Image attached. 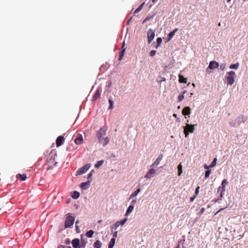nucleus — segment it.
I'll list each match as a JSON object with an SVG mask.
<instances>
[{
  "label": "nucleus",
  "instance_id": "bb28decb",
  "mask_svg": "<svg viewBox=\"0 0 248 248\" xmlns=\"http://www.w3.org/2000/svg\"><path fill=\"white\" fill-rule=\"evenodd\" d=\"M239 63L237 62L235 64H232L230 66V68L237 70L239 67Z\"/></svg>",
  "mask_w": 248,
  "mask_h": 248
},
{
  "label": "nucleus",
  "instance_id": "4468645a",
  "mask_svg": "<svg viewBox=\"0 0 248 248\" xmlns=\"http://www.w3.org/2000/svg\"><path fill=\"white\" fill-rule=\"evenodd\" d=\"M90 185V181H88L86 182H82L80 184V187L82 189H87L89 187Z\"/></svg>",
  "mask_w": 248,
  "mask_h": 248
},
{
  "label": "nucleus",
  "instance_id": "3c124183",
  "mask_svg": "<svg viewBox=\"0 0 248 248\" xmlns=\"http://www.w3.org/2000/svg\"><path fill=\"white\" fill-rule=\"evenodd\" d=\"M123 56H123L122 55L120 54V55H119V60H121L123 59Z\"/></svg>",
  "mask_w": 248,
  "mask_h": 248
},
{
  "label": "nucleus",
  "instance_id": "4c0bfd02",
  "mask_svg": "<svg viewBox=\"0 0 248 248\" xmlns=\"http://www.w3.org/2000/svg\"><path fill=\"white\" fill-rule=\"evenodd\" d=\"M226 67L225 63H222L220 65V68L221 70H224Z\"/></svg>",
  "mask_w": 248,
  "mask_h": 248
},
{
  "label": "nucleus",
  "instance_id": "f3484780",
  "mask_svg": "<svg viewBox=\"0 0 248 248\" xmlns=\"http://www.w3.org/2000/svg\"><path fill=\"white\" fill-rule=\"evenodd\" d=\"M100 94H101V90H100V89L98 88L95 91V93L93 96V100H96L98 98H99V97L100 96Z\"/></svg>",
  "mask_w": 248,
  "mask_h": 248
},
{
  "label": "nucleus",
  "instance_id": "09e8293b",
  "mask_svg": "<svg viewBox=\"0 0 248 248\" xmlns=\"http://www.w3.org/2000/svg\"><path fill=\"white\" fill-rule=\"evenodd\" d=\"M184 133L186 137V126H184Z\"/></svg>",
  "mask_w": 248,
  "mask_h": 248
},
{
  "label": "nucleus",
  "instance_id": "69168bd1",
  "mask_svg": "<svg viewBox=\"0 0 248 248\" xmlns=\"http://www.w3.org/2000/svg\"><path fill=\"white\" fill-rule=\"evenodd\" d=\"M178 108L180 109V106H178Z\"/></svg>",
  "mask_w": 248,
  "mask_h": 248
},
{
  "label": "nucleus",
  "instance_id": "20e7f679",
  "mask_svg": "<svg viewBox=\"0 0 248 248\" xmlns=\"http://www.w3.org/2000/svg\"><path fill=\"white\" fill-rule=\"evenodd\" d=\"M47 165L49 167V168H47V170L52 167L53 166H56L57 164V162L55 161V158L54 156H49V157L47 158Z\"/></svg>",
  "mask_w": 248,
  "mask_h": 248
},
{
  "label": "nucleus",
  "instance_id": "e433bc0d",
  "mask_svg": "<svg viewBox=\"0 0 248 248\" xmlns=\"http://www.w3.org/2000/svg\"><path fill=\"white\" fill-rule=\"evenodd\" d=\"M153 17V16H147L145 18V19L143 20V23H144V22H146V21H148L149 20H150L151 18H152Z\"/></svg>",
  "mask_w": 248,
  "mask_h": 248
},
{
  "label": "nucleus",
  "instance_id": "052dcab7",
  "mask_svg": "<svg viewBox=\"0 0 248 248\" xmlns=\"http://www.w3.org/2000/svg\"><path fill=\"white\" fill-rule=\"evenodd\" d=\"M78 223V221L77 220L76 222V225H77Z\"/></svg>",
  "mask_w": 248,
  "mask_h": 248
},
{
  "label": "nucleus",
  "instance_id": "f8f14e48",
  "mask_svg": "<svg viewBox=\"0 0 248 248\" xmlns=\"http://www.w3.org/2000/svg\"><path fill=\"white\" fill-rule=\"evenodd\" d=\"M194 124H189L187 123V136L189 133H193L194 131Z\"/></svg>",
  "mask_w": 248,
  "mask_h": 248
},
{
  "label": "nucleus",
  "instance_id": "37998d69",
  "mask_svg": "<svg viewBox=\"0 0 248 248\" xmlns=\"http://www.w3.org/2000/svg\"><path fill=\"white\" fill-rule=\"evenodd\" d=\"M190 113V108L188 107H187V115H189Z\"/></svg>",
  "mask_w": 248,
  "mask_h": 248
},
{
  "label": "nucleus",
  "instance_id": "a878e982",
  "mask_svg": "<svg viewBox=\"0 0 248 248\" xmlns=\"http://www.w3.org/2000/svg\"><path fill=\"white\" fill-rule=\"evenodd\" d=\"M144 4V2H143V3H142L141 5H140L138 8H137L135 11H134V14H137V13H138L139 12H140L141 9H142V7L143 6Z\"/></svg>",
  "mask_w": 248,
  "mask_h": 248
},
{
  "label": "nucleus",
  "instance_id": "6e6d98bb",
  "mask_svg": "<svg viewBox=\"0 0 248 248\" xmlns=\"http://www.w3.org/2000/svg\"><path fill=\"white\" fill-rule=\"evenodd\" d=\"M204 211V208H202L201 209V213H203V212Z\"/></svg>",
  "mask_w": 248,
  "mask_h": 248
},
{
  "label": "nucleus",
  "instance_id": "cd10ccee",
  "mask_svg": "<svg viewBox=\"0 0 248 248\" xmlns=\"http://www.w3.org/2000/svg\"><path fill=\"white\" fill-rule=\"evenodd\" d=\"M93 233L94 232L93 230H91L86 232V235L87 237L89 238H91L93 236Z\"/></svg>",
  "mask_w": 248,
  "mask_h": 248
},
{
  "label": "nucleus",
  "instance_id": "de8ad7c7",
  "mask_svg": "<svg viewBox=\"0 0 248 248\" xmlns=\"http://www.w3.org/2000/svg\"><path fill=\"white\" fill-rule=\"evenodd\" d=\"M209 168H210V167H209V166H208L207 164H205V165H204V168L205 169H207H207H208Z\"/></svg>",
  "mask_w": 248,
  "mask_h": 248
},
{
  "label": "nucleus",
  "instance_id": "39448f33",
  "mask_svg": "<svg viewBox=\"0 0 248 248\" xmlns=\"http://www.w3.org/2000/svg\"><path fill=\"white\" fill-rule=\"evenodd\" d=\"M72 245L74 248H84L85 244L80 245V241L78 238H75L72 241Z\"/></svg>",
  "mask_w": 248,
  "mask_h": 248
},
{
  "label": "nucleus",
  "instance_id": "423d86ee",
  "mask_svg": "<svg viewBox=\"0 0 248 248\" xmlns=\"http://www.w3.org/2000/svg\"><path fill=\"white\" fill-rule=\"evenodd\" d=\"M155 36V31L152 29H149L147 31L148 42L149 44H150L153 40Z\"/></svg>",
  "mask_w": 248,
  "mask_h": 248
},
{
  "label": "nucleus",
  "instance_id": "c03bdc74",
  "mask_svg": "<svg viewBox=\"0 0 248 248\" xmlns=\"http://www.w3.org/2000/svg\"><path fill=\"white\" fill-rule=\"evenodd\" d=\"M200 186H198L195 190L196 194H198L199 191Z\"/></svg>",
  "mask_w": 248,
  "mask_h": 248
},
{
  "label": "nucleus",
  "instance_id": "0e129e2a",
  "mask_svg": "<svg viewBox=\"0 0 248 248\" xmlns=\"http://www.w3.org/2000/svg\"><path fill=\"white\" fill-rule=\"evenodd\" d=\"M162 80H163V81H165V78H162Z\"/></svg>",
  "mask_w": 248,
  "mask_h": 248
},
{
  "label": "nucleus",
  "instance_id": "f704fd0d",
  "mask_svg": "<svg viewBox=\"0 0 248 248\" xmlns=\"http://www.w3.org/2000/svg\"><path fill=\"white\" fill-rule=\"evenodd\" d=\"M93 170H92L91 172H90L88 175V181H90V182L92 181V175H93Z\"/></svg>",
  "mask_w": 248,
  "mask_h": 248
},
{
  "label": "nucleus",
  "instance_id": "473e14b6",
  "mask_svg": "<svg viewBox=\"0 0 248 248\" xmlns=\"http://www.w3.org/2000/svg\"><path fill=\"white\" fill-rule=\"evenodd\" d=\"M217 159L216 158H215L212 162L211 163V164L209 165V167H210V168H213L215 167L217 164Z\"/></svg>",
  "mask_w": 248,
  "mask_h": 248
},
{
  "label": "nucleus",
  "instance_id": "4be33fe9",
  "mask_svg": "<svg viewBox=\"0 0 248 248\" xmlns=\"http://www.w3.org/2000/svg\"><path fill=\"white\" fill-rule=\"evenodd\" d=\"M102 244L99 240L96 241L93 244V247L95 248H101Z\"/></svg>",
  "mask_w": 248,
  "mask_h": 248
},
{
  "label": "nucleus",
  "instance_id": "6e6552de",
  "mask_svg": "<svg viewBox=\"0 0 248 248\" xmlns=\"http://www.w3.org/2000/svg\"><path fill=\"white\" fill-rule=\"evenodd\" d=\"M83 142V138L81 134L78 133L75 136V143L77 145L81 144Z\"/></svg>",
  "mask_w": 248,
  "mask_h": 248
},
{
  "label": "nucleus",
  "instance_id": "7c9ffc66",
  "mask_svg": "<svg viewBox=\"0 0 248 248\" xmlns=\"http://www.w3.org/2000/svg\"><path fill=\"white\" fill-rule=\"evenodd\" d=\"M162 40L161 37H158L157 38V39H156L157 44H156V48H157L158 47H159L160 46V45L162 43Z\"/></svg>",
  "mask_w": 248,
  "mask_h": 248
},
{
  "label": "nucleus",
  "instance_id": "680f3d73",
  "mask_svg": "<svg viewBox=\"0 0 248 248\" xmlns=\"http://www.w3.org/2000/svg\"><path fill=\"white\" fill-rule=\"evenodd\" d=\"M134 202H136V201L135 200L132 201V203H134Z\"/></svg>",
  "mask_w": 248,
  "mask_h": 248
},
{
  "label": "nucleus",
  "instance_id": "864d4df0",
  "mask_svg": "<svg viewBox=\"0 0 248 248\" xmlns=\"http://www.w3.org/2000/svg\"><path fill=\"white\" fill-rule=\"evenodd\" d=\"M132 18V17H131L129 18V19L127 21V24H128V25L129 24L130 22L131 21V20Z\"/></svg>",
  "mask_w": 248,
  "mask_h": 248
},
{
  "label": "nucleus",
  "instance_id": "2eb2a0df",
  "mask_svg": "<svg viewBox=\"0 0 248 248\" xmlns=\"http://www.w3.org/2000/svg\"><path fill=\"white\" fill-rule=\"evenodd\" d=\"M105 135L106 131L102 128H100V129L98 131L97 134V137L99 139L103 138Z\"/></svg>",
  "mask_w": 248,
  "mask_h": 248
},
{
  "label": "nucleus",
  "instance_id": "c756f323",
  "mask_svg": "<svg viewBox=\"0 0 248 248\" xmlns=\"http://www.w3.org/2000/svg\"><path fill=\"white\" fill-rule=\"evenodd\" d=\"M182 172V165L181 164H179V165L178 166V176H180Z\"/></svg>",
  "mask_w": 248,
  "mask_h": 248
},
{
  "label": "nucleus",
  "instance_id": "49530a36",
  "mask_svg": "<svg viewBox=\"0 0 248 248\" xmlns=\"http://www.w3.org/2000/svg\"><path fill=\"white\" fill-rule=\"evenodd\" d=\"M125 52V48H124L120 53V54L124 56Z\"/></svg>",
  "mask_w": 248,
  "mask_h": 248
},
{
  "label": "nucleus",
  "instance_id": "8fccbe9b",
  "mask_svg": "<svg viewBox=\"0 0 248 248\" xmlns=\"http://www.w3.org/2000/svg\"><path fill=\"white\" fill-rule=\"evenodd\" d=\"M221 191L220 194V197L221 198L223 197V192L224 191H222V190H220Z\"/></svg>",
  "mask_w": 248,
  "mask_h": 248
},
{
  "label": "nucleus",
  "instance_id": "4d7b16f0",
  "mask_svg": "<svg viewBox=\"0 0 248 248\" xmlns=\"http://www.w3.org/2000/svg\"><path fill=\"white\" fill-rule=\"evenodd\" d=\"M224 208H221L216 213V214H217V213H218V212H219L220 211L223 210Z\"/></svg>",
  "mask_w": 248,
  "mask_h": 248
},
{
  "label": "nucleus",
  "instance_id": "774afa93",
  "mask_svg": "<svg viewBox=\"0 0 248 248\" xmlns=\"http://www.w3.org/2000/svg\"><path fill=\"white\" fill-rule=\"evenodd\" d=\"M175 248H179L178 247H176Z\"/></svg>",
  "mask_w": 248,
  "mask_h": 248
},
{
  "label": "nucleus",
  "instance_id": "72a5a7b5",
  "mask_svg": "<svg viewBox=\"0 0 248 248\" xmlns=\"http://www.w3.org/2000/svg\"><path fill=\"white\" fill-rule=\"evenodd\" d=\"M211 173V170H207L205 172V178L207 179L209 177L210 174Z\"/></svg>",
  "mask_w": 248,
  "mask_h": 248
},
{
  "label": "nucleus",
  "instance_id": "ea45409f",
  "mask_svg": "<svg viewBox=\"0 0 248 248\" xmlns=\"http://www.w3.org/2000/svg\"><path fill=\"white\" fill-rule=\"evenodd\" d=\"M183 115H184L185 117L186 118V107H184L182 110Z\"/></svg>",
  "mask_w": 248,
  "mask_h": 248
},
{
  "label": "nucleus",
  "instance_id": "5fc2aeb1",
  "mask_svg": "<svg viewBox=\"0 0 248 248\" xmlns=\"http://www.w3.org/2000/svg\"><path fill=\"white\" fill-rule=\"evenodd\" d=\"M57 248H66V247L63 245H61L60 246L58 247Z\"/></svg>",
  "mask_w": 248,
  "mask_h": 248
},
{
  "label": "nucleus",
  "instance_id": "ddd939ff",
  "mask_svg": "<svg viewBox=\"0 0 248 248\" xmlns=\"http://www.w3.org/2000/svg\"><path fill=\"white\" fill-rule=\"evenodd\" d=\"M228 184L227 181L226 179H224L222 181L221 183V186H219L218 188L217 192H219L220 190H222V191H225L226 185Z\"/></svg>",
  "mask_w": 248,
  "mask_h": 248
},
{
  "label": "nucleus",
  "instance_id": "f257e3e1",
  "mask_svg": "<svg viewBox=\"0 0 248 248\" xmlns=\"http://www.w3.org/2000/svg\"><path fill=\"white\" fill-rule=\"evenodd\" d=\"M235 76V73L234 71H231L227 73L226 75V79L227 81L228 84L232 85L234 82V78Z\"/></svg>",
  "mask_w": 248,
  "mask_h": 248
},
{
  "label": "nucleus",
  "instance_id": "9b49d317",
  "mask_svg": "<svg viewBox=\"0 0 248 248\" xmlns=\"http://www.w3.org/2000/svg\"><path fill=\"white\" fill-rule=\"evenodd\" d=\"M64 140L63 136H60L56 139V146L59 147L61 146Z\"/></svg>",
  "mask_w": 248,
  "mask_h": 248
},
{
  "label": "nucleus",
  "instance_id": "2f4dec72",
  "mask_svg": "<svg viewBox=\"0 0 248 248\" xmlns=\"http://www.w3.org/2000/svg\"><path fill=\"white\" fill-rule=\"evenodd\" d=\"M79 197V193L76 191H74L73 195H72V198L75 199H77Z\"/></svg>",
  "mask_w": 248,
  "mask_h": 248
},
{
  "label": "nucleus",
  "instance_id": "338daca9",
  "mask_svg": "<svg viewBox=\"0 0 248 248\" xmlns=\"http://www.w3.org/2000/svg\"><path fill=\"white\" fill-rule=\"evenodd\" d=\"M66 248H71L70 247H66Z\"/></svg>",
  "mask_w": 248,
  "mask_h": 248
},
{
  "label": "nucleus",
  "instance_id": "e2e57ef3",
  "mask_svg": "<svg viewBox=\"0 0 248 248\" xmlns=\"http://www.w3.org/2000/svg\"><path fill=\"white\" fill-rule=\"evenodd\" d=\"M53 154V151H52V152L50 153L49 155H50L51 154Z\"/></svg>",
  "mask_w": 248,
  "mask_h": 248
},
{
  "label": "nucleus",
  "instance_id": "603ef678",
  "mask_svg": "<svg viewBox=\"0 0 248 248\" xmlns=\"http://www.w3.org/2000/svg\"><path fill=\"white\" fill-rule=\"evenodd\" d=\"M195 198V196L190 198V202H192L193 201V200H194Z\"/></svg>",
  "mask_w": 248,
  "mask_h": 248
},
{
  "label": "nucleus",
  "instance_id": "aec40b11",
  "mask_svg": "<svg viewBox=\"0 0 248 248\" xmlns=\"http://www.w3.org/2000/svg\"><path fill=\"white\" fill-rule=\"evenodd\" d=\"M16 178L21 181H25L27 179V176L25 174H21L19 173L16 175Z\"/></svg>",
  "mask_w": 248,
  "mask_h": 248
},
{
  "label": "nucleus",
  "instance_id": "0eeeda50",
  "mask_svg": "<svg viewBox=\"0 0 248 248\" xmlns=\"http://www.w3.org/2000/svg\"><path fill=\"white\" fill-rule=\"evenodd\" d=\"M127 219V218H125L124 219L117 221L114 225L111 226V228L112 230L113 229H117L120 225L123 226L125 223L126 222Z\"/></svg>",
  "mask_w": 248,
  "mask_h": 248
},
{
  "label": "nucleus",
  "instance_id": "dca6fc26",
  "mask_svg": "<svg viewBox=\"0 0 248 248\" xmlns=\"http://www.w3.org/2000/svg\"><path fill=\"white\" fill-rule=\"evenodd\" d=\"M99 140V141L103 145V146H105L109 142V139H108V137H106V138H102Z\"/></svg>",
  "mask_w": 248,
  "mask_h": 248
},
{
  "label": "nucleus",
  "instance_id": "7ed1b4c3",
  "mask_svg": "<svg viewBox=\"0 0 248 248\" xmlns=\"http://www.w3.org/2000/svg\"><path fill=\"white\" fill-rule=\"evenodd\" d=\"M91 167L90 164H87L79 168L77 171L76 175H81L85 173Z\"/></svg>",
  "mask_w": 248,
  "mask_h": 248
},
{
  "label": "nucleus",
  "instance_id": "c85d7f7f",
  "mask_svg": "<svg viewBox=\"0 0 248 248\" xmlns=\"http://www.w3.org/2000/svg\"><path fill=\"white\" fill-rule=\"evenodd\" d=\"M104 161L103 160L98 161L94 165L95 168H99L101 166L103 165Z\"/></svg>",
  "mask_w": 248,
  "mask_h": 248
},
{
  "label": "nucleus",
  "instance_id": "13d9d810",
  "mask_svg": "<svg viewBox=\"0 0 248 248\" xmlns=\"http://www.w3.org/2000/svg\"><path fill=\"white\" fill-rule=\"evenodd\" d=\"M157 0H152L153 3H155Z\"/></svg>",
  "mask_w": 248,
  "mask_h": 248
},
{
  "label": "nucleus",
  "instance_id": "6ab92c4d",
  "mask_svg": "<svg viewBox=\"0 0 248 248\" xmlns=\"http://www.w3.org/2000/svg\"><path fill=\"white\" fill-rule=\"evenodd\" d=\"M162 159V156H159L155 162L151 165V168H155L156 167L159 163V162Z\"/></svg>",
  "mask_w": 248,
  "mask_h": 248
},
{
  "label": "nucleus",
  "instance_id": "a19ab883",
  "mask_svg": "<svg viewBox=\"0 0 248 248\" xmlns=\"http://www.w3.org/2000/svg\"><path fill=\"white\" fill-rule=\"evenodd\" d=\"M156 54V51L155 50H152L150 52V55L152 57L155 56Z\"/></svg>",
  "mask_w": 248,
  "mask_h": 248
},
{
  "label": "nucleus",
  "instance_id": "b1692460",
  "mask_svg": "<svg viewBox=\"0 0 248 248\" xmlns=\"http://www.w3.org/2000/svg\"><path fill=\"white\" fill-rule=\"evenodd\" d=\"M134 209V206L132 205H130L128 207L126 212L125 214V216H127L130 213H131Z\"/></svg>",
  "mask_w": 248,
  "mask_h": 248
},
{
  "label": "nucleus",
  "instance_id": "412c9836",
  "mask_svg": "<svg viewBox=\"0 0 248 248\" xmlns=\"http://www.w3.org/2000/svg\"><path fill=\"white\" fill-rule=\"evenodd\" d=\"M115 238H112L110 239V241L109 243L108 248H113L115 245Z\"/></svg>",
  "mask_w": 248,
  "mask_h": 248
},
{
  "label": "nucleus",
  "instance_id": "79ce46f5",
  "mask_svg": "<svg viewBox=\"0 0 248 248\" xmlns=\"http://www.w3.org/2000/svg\"><path fill=\"white\" fill-rule=\"evenodd\" d=\"M76 230L78 233H79L80 232L79 226H78L77 225H76Z\"/></svg>",
  "mask_w": 248,
  "mask_h": 248
},
{
  "label": "nucleus",
  "instance_id": "a18cd8bd",
  "mask_svg": "<svg viewBox=\"0 0 248 248\" xmlns=\"http://www.w3.org/2000/svg\"><path fill=\"white\" fill-rule=\"evenodd\" d=\"M117 233H118L117 231H116L113 233V236L114 237L113 238H115V237H116L117 236Z\"/></svg>",
  "mask_w": 248,
  "mask_h": 248
},
{
  "label": "nucleus",
  "instance_id": "a211bd4d",
  "mask_svg": "<svg viewBox=\"0 0 248 248\" xmlns=\"http://www.w3.org/2000/svg\"><path fill=\"white\" fill-rule=\"evenodd\" d=\"M177 29H175L170 32L168 36L167 41H170L173 38L175 33L177 31Z\"/></svg>",
  "mask_w": 248,
  "mask_h": 248
},
{
  "label": "nucleus",
  "instance_id": "393cba45",
  "mask_svg": "<svg viewBox=\"0 0 248 248\" xmlns=\"http://www.w3.org/2000/svg\"><path fill=\"white\" fill-rule=\"evenodd\" d=\"M179 81L181 83H186V78H184L183 76L179 75Z\"/></svg>",
  "mask_w": 248,
  "mask_h": 248
},
{
  "label": "nucleus",
  "instance_id": "58836bf2",
  "mask_svg": "<svg viewBox=\"0 0 248 248\" xmlns=\"http://www.w3.org/2000/svg\"><path fill=\"white\" fill-rule=\"evenodd\" d=\"M109 103L110 104L109 108L111 109L113 108V102L111 99H109Z\"/></svg>",
  "mask_w": 248,
  "mask_h": 248
},
{
  "label": "nucleus",
  "instance_id": "c9c22d12",
  "mask_svg": "<svg viewBox=\"0 0 248 248\" xmlns=\"http://www.w3.org/2000/svg\"><path fill=\"white\" fill-rule=\"evenodd\" d=\"M185 93V92H183V94H180V95L178 96V98L179 101H182V100H183V99H184V94Z\"/></svg>",
  "mask_w": 248,
  "mask_h": 248
},
{
  "label": "nucleus",
  "instance_id": "bf43d9fd",
  "mask_svg": "<svg viewBox=\"0 0 248 248\" xmlns=\"http://www.w3.org/2000/svg\"><path fill=\"white\" fill-rule=\"evenodd\" d=\"M173 116L174 117H177V114L174 113L173 115Z\"/></svg>",
  "mask_w": 248,
  "mask_h": 248
},
{
  "label": "nucleus",
  "instance_id": "1a4fd4ad",
  "mask_svg": "<svg viewBox=\"0 0 248 248\" xmlns=\"http://www.w3.org/2000/svg\"><path fill=\"white\" fill-rule=\"evenodd\" d=\"M156 170L154 169V168L150 169L147 173L144 176V177L147 179H150L153 177L154 174L155 173Z\"/></svg>",
  "mask_w": 248,
  "mask_h": 248
},
{
  "label": "nucleus",
  "instance_id": "f03ea898",
  "mask_svg": "<svg viewBox=\"0 0 248 248\" xmlns=\"http://www.w3.org/2000/svg\"><path fill=\"white\" fill-rule=\"evenodd\" d=\"M75 217L73 216L68 215L65 219L64 227L65 228L71 227L74 223Z\"/></svg>",
  "mask_w": 248,
  "mask_h": 248
},
{
  "label": "nucleus",
  "instance_id": "9d476101",
  "mask_svg": "<svg viewBox=\"0 0 248 248\" xmlns=\"http://www.w3.org/2000/svg\"><path fill=\"white\" fill-rule=\"evenodd\" d=\"M219 66V64L216 61H211L210 62L208 68L210 69L214 70L217 68Z\"/></svg>",
  "mask_w": 248,
  "mask_h": 248
},
{
  "label": "nucleus",
  "instance_id": "5701e85b",
  "mask_svg": "<svg viewBox=\"0 0 248 248\" xmlns=\"http://www.w3.org/2000/svg\"><path fill=\"white\" fill-rule=\"evenodd\" d=\"M140 191V189L138 188L134 192L132 193L131 195H130L129 199H131L133 198L134 197H136L137 196V195L139 194V192Z\"/></svg>",
  "mask_w": 248,
  "mask_h": 248
}]
</instances>
